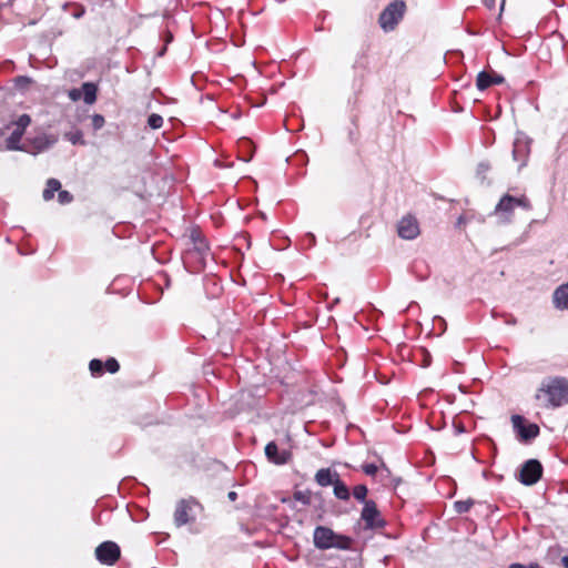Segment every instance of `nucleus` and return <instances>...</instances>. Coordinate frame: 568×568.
I'll return each mask as SVG.
<instances>
[{
	"instance_id": "obj_8",
	"label": "nucleus",
	"mask_w": 568,
	"mask_h": 568,
	"mask_svg": "<svg viewBox=\"0 0 568 568\" xmlns=\"http://www.w3.org/2000/svg\"><path fill=\"white\" fill-rule=\"evenodd\" d=\"M542 475V466L537 459H529L524 463L519 473V481L523 485H535Z\"/></svg>"
},
{
	"instance_id": "obj_38",
	"label": "nucleus",
	"mask_w": 568,
	"mask_h": 568,
	"mask_svg": "<svg viewBox=\"0 0 568 568\" xmlns=\"http://www.w3.org/2000/svg\"><path fill=\"white\" fill-rule=\"evenodd\" d=\"M68 97L70 98L71 101L75 102V101H79L81 98H82V92H81V89H71L69 92H68Z\"/></svg>"
},
{
	"instance_id": "obj_7",
	"label": "nucleus",
	"mask_w": 568,
	"mask_h": 568,
	"mask_svg": "<svg viewBox=\"0 0 568 568\" xmlns=\"http://www.w3.org/2000/svg\"><path fill=\"white\" fill-rule=\"evenodd\" d=\"M121 549L114 541H103L95 548V558L108 566L114 565L120 558Z\"/></svg>"
},
{
	"instance_id": "obj_26",
	"label": "nucleus",
	"mask_w": 568,
	"mask_h": 568,
	"mask_svg": "<svg viewBox=\"0 0 568 568\" xmlns=\"http://www.w3.org/2000/svg\"><path fill=\"white\" fill-rule=\"evenodd\" d=\"M205 287L213 296H217L221 293L222 287L217 283L216 278L207 277L205 280Z\"/></svg>"
},
{
	"instance_id": "obj_17",
	"label": "nucleus",
	"mask_w": 568,
	"mask_h": 568,
	"mask_svg": "<svg viewBox=\"0 0 568 568\" xmlns=\"http://www.w3.org/2000/svg\"><path fill=\"white\" fill-rule=\"evenodd\" d=\"M339 478L337 471L332 470L331 468H321L315 474V481L321 487H327L335 484V480Z\"/></svg>"
},
{
	"instance_id": "obj_22",
	"label": "nucleus",
	"mask_w": 568,
	"mask_h": 568,
	"mask_svg": "<svg viewBox=\"0 0 568 568\" xmlns=\"http://www.w3.org/2000/svg\"><path fill=\"white\" fill-rule=\"evenodd\" d=\"M352 545H353V539L351 537L336 534V538L334 539L332 548L349 550V549H352Z\"/></svg>"
},
{
	"instance_id": "obj_4",
	"label": "nucleus",
	"mask_w": 568,
	"mask_h": 568,
	"mask_svg": "<svg viewBox=\"0 0 568 568\" xmlns=\"http://www.w3.org/2000/svg\"><path fill=\"white\" fill-rule=\"evenodd\" d=\"M511 424L517 439L524 444L530 443L536 437H538L540 433V428L537 424L527 423L526 419L520 415H513Z\"/></svg>"
},
{
	"instance_id": "obj_19",
	"label": "nucleus",
	"mask_w": 568,
	"mask_h": 568,
	"mask_svg": "<svg viewBox=\"0 0 568 568\" xmlns=\"http://www.w3.org/2000/svg\"><path fill=\"white\" fill-rule=\"evenodd\" d=\"M82 98L85 104H93L97 101L98 85L93 82H84L81 85Z\"/></svg>"
},
{
	"instance_id": "obj_21",
	"label": "nucleus",
	"mask_w": 568,
	"mask_h": 568,
	"mask_svg": "<svg viewBox=\"0 0 568 568\" xmlns=\"http://www.w3.org/2000/svg\"><path fill=\"white\" fill-rule=\"evenodd\" d=\"M334 487V496L339 500H348L351 497V491L348 487L338 478L335 480Z\"/></svg>"
},
{
	"instance_id": "obj_27",
	"label": "nucleus",
	"mask_w": 568,
	"mask_h": 568,
	"mask_svg": "<svg viewBox=\"0 0 568 568\" xmlns=\"http://www.w3.org/2000/svg\"><path fill=\"white\" fill-rule=\"evenodd\" d=\"M90 372L93 376H101L104 372V365L100 359H92L89 364Z\"/></svg>"
},
{
	"instance_id": "obj_44",
	"label": "nucleus",
	"mask_w": 568,
	"mask_h": 568,
	"mask_svg": "<svg viewBox=\"0 0 568 568\" xmlns=\"http://www.w3.org/2000/svg\"><path fill=\"white\" fill-rule=\"evenodd\" d=\"M562 565L565 568H568V555L562 557Z\"/></svg>"
},
{
	"instance_id": "obj_24",
	"label": "nucleus",
	"mask_w": 568,
	"mask_h": 568,
	"mask_svg": "<svg viewBox=\"0 0 568 568\" xmlns=\"http://www.w3.org/2000/svg\"><path fill=\"white\" fill-rule=\"evenodd\" d=\"M65 139L71 142L73 145H84L85 141L83 139V133L81 130H74L65 133Z\"/></svg>"
},
{
	"instance_id": "obj_30",
	"label": "nucleus",
	"mask_w": 568,
	"mask_h": 568,
	"mask_svg": "<svg viewBox=\"0 0 568 568\" xmlns=\"http://www.w3.org/2000/svg\"><path fill=\"white\" fill-rule=\"evenodd\" d=\"M103 365L105 371L111 374H115L120 369V365L114 357L108 358Z\"/></svg>"
},
{
	"instance_id": "obj_13",
	"label": "nucleus",
	"mask_w": 568,
	"mask_h": 568,
	"mask_svg": "<svg viewBox=\"0 0 568 568\" xmlns=\"http://www.w3.org/2000/svg\"><path fill=\"white\" fill-rule=\"evenodd\" d=\"M336 538V532L333 531V529L324 526H317L314 529L313 539L314 545L318 549H331L332 545L334 542V539Z\"/></svg>"
},
{
	"instance_id": "obj_32",
	"label": "nucleus",
	"mask_w": 568,
	"mask_h": 568,
	"mask_svg": "<svg viewBox=\"0 0 568 568\" xmlns=\"http://www.w3.org/2000/svg\"><path fill=\"white\" fill-rule=\"evenodd\" d=\"M366 67H367V60H366V57H364V55L357 58L353 65L355 71H361V77L364 75V72L366 71Z\"/></svg>"
},
{
	"instance_id": "obj_15",
	"label": "nucleus",
	"mask_w": 568,
	"mask_h": 568,
	"mask_svg": "<svg viewBox=\"0 0 568 568\" xmlns=\"http://www.w3.org/2000/svg\"><path fill=\"white\" fill-rule=\"evenodd\" d=\"M505 78L500 74H490L486 71H480L476 79V87L479 91H484L494 84L504 83Z\"/></svg>"
},
{
	"instance_id": "obj_31",
	"label": "nucleus",
	"mask_w": 568,
	"mask_h": 568,
	"mask_svg": "<svg viewBox=\"0 0 568 568\" xmlns=\"http://www.w3.org/2000/svg\"><path fill=\"white\" fill-rule=\"evenodd\" d=\"M91 122H92V128L94 131L102 129L105 124L104 116L101 114H98V113H95L91 116Z\"/></svg>"
},
{
	"instance_id": "obj_14",
	"label": "nucleus",
	"mask_w": 568,
	"mask_h": 568,
	"mask_svg": "<svg viewBox=\"0 0 568 568\" xmlns=\"http://www.w3.org/2000/svg\"><path fill=\"white\" fill-rule=\"evenodd\" d=\"M516 209V197L505 194L495 207V213L503 217L504 222H509L514 210Z\"/></svg>"
},
{
	"instance_id": "obj_29",
	"label": "nucleus",
	"mask_w": 568,
	"mask_h": 568,
	"mask_svg": "<svg viewBox=\"0 0 568 568\" xmlns=\"http://www.w3.org/2000/svg\"><path fill=\"white\" fill-rule=\"evenodd\" d=\"M31 118L29 114H21L12 124L18 129L26 131V129L30 125Z\"/></svg>"
},
{
	"instance_id": "obj_43",
	"label": "nucleus",
	"mask_w": 568,
	"mask_h": 568,
	"mask_svg": "<svg viewBox=\"0 0 568 568\" xmlns=\"http://www.w3.org/2000/svg\"><path fill=\"white\" fill-rule=\"evenodd\" d=\"M227 497L230 500H235L237 498V494L235 491H230Z\"/></svg>"
},
{
	"instance_id": "obj_40",
	"label": "nucleus",
	"mask_w": 568,
	"mask_h": 568,
	"mask_svg": "<svg viewBox=\"0 0 568 568\" xmlns=\"http://www.w3.org/2000/svg\"><path fill=\"white\" fill-rule=\"evenodd\" d=\"M294 498L297 500V501H301L303 503L304 505H308L310 504V497H307L304 493L302 491H297L294 494Z\"/></svg>"
},
{
	"instance_id": "obj_16",
	"label": "nucleus",
	"mask_w": 568,
	"mask_h": 568,
	"mask_svg": "<svg viewBox=\"0 0 568 568\" xmlns=\"http://www.w3.org/2000/svg\"><path fill=\"white\" fill-rule=\"evenodd\" d=\"M552 304L556 310H568V282L559 285L552 294Z\"/></svg>"
},
{
	"instance_id": "obj_35",
	"label": "nucleus",
	"mask_w": 568,
	"mask_h": 568,
	"mask_svg": "<svg viewBox=\"0 0 568 568\" xmlns=\"http://www.w3.org/2000/svg\"><path fill=\"white\" fill-rule=\"evenodd\" d=\"M315 244H316L315 235L313 233H311V232L306 233L304 239H303V245L305 247L311 248V247L315 246Z\"/></svg>"
},
{
	"instance_id": "obj_12",
	"label": "nucleus",
	"mask_w": 568,
	"mask_h": 568,
	"mask_svg": "<svg viewBox=\"0 0 568 568\" xmlns=\"http://www.w3.org/2000/svg\"><path fill=\"white\" fill-rule=\"evenodd\" d=\"M265 456L275 465H285L292 459L293 454L290 449H280L275 442H270L265 446Z\"/></svg>"
},
{
	"instance_id": "obj_20",
	"label": "nucleus",
	"mask_w": 568,
	"mask_h": 568,
	"mask_svg": "<svg viewBox=\"0 0 568 568\" xmlns=\"http://www.w3.org/2000/svg\"><path fill=\"white\" fill-rule=\"evenodd\" d=\"M61 189V183L57 179H49L47 181L45 189L43 190L42 196L44 201H50L53 199L54 193L59 192Z\"/></svg>"
},
{
	"instance_id": "obj_10",
	"label": "nucleus",
	"mask_w": 568,
	"mask_h": 568,
	"mask_svg": "<svg viewBox=\"0 0 568 568\" xmlns=\"http://www.w3.org/2000/svg\"><path fill=\"white\" fill-rule=\"evenodd\" d=\"M397 234L403 240H415L420 234L418 220L412 214L403 216L397 223Z\"/></svg>"
},
{
	"instance_id": "obj_9",
	"label": "nucleus",
	"mask_w": 568,
	"mask_h": 568,
	"mask_svg": "<svg viewBox=\"0 0 568 568\" xmlns=\"http://www.w3.org/2000/svg\"><path fill=\"white\" fill-rule=\"evenodd\" d=\"M57 142V138L45 133L37 134L32 138H27L23 142L24 152L38 154L51 148Z\"/></svg>"
},
{
	"instance_id": "obj_28",
	"label": "nucleus",
	"mask_w": 568,
	"mask_h": 568,
	"mask_svg": "<svg viewBox=\"0 0 568 568\" xmlns=\"http://www.w3.org/2000/svg\"><path fill=\"white\" fill-rule=\"evenodd\" d=\"M148 125L152 130H158V129L162 128V125H163V118L158 113H152L148 118Z\"/></svg>"
},
{
	"instance_id": "obj_42",
	"label": "nucleus",
	"mask_w": 568,
	"mask_h": 568,
	"mask_svg": "<svg viewBox=\"0 0 568 568\" xmlns=\"http://www.w3.org/2000/svg\"><path fill=\"white\" fill-rule=\"evenodd\" d=\"M508 568H526V566L523 564H519V562H515V564L509 565Z\"/></svg>"
},
{
	"instance_id": "obj_23",
	"label": "nucleus",
	"mask_w": 568,
	"mask_h": 568,
	"mask_svg": "<svg viewBox=\"0 0 568 568\" xmlns=\"http://www.w3.org/2000/svg\"><path fill=\"white\" fill-rule=\"evenodd\" d=\"M367 493H368V489L365 485H356L354 488H353V496L356 500H358L359 503H362L363 505H365V503H367L369 499L366 498L367 496Z\"/></svg>"
},
{
	"instance_id": "obj_3",
	"label": "nucleus",
	"mask_w": 568,
	"mask_h": 568,
	"mask_svg": "<svg viewBox=\"0 0 568 568\" xmlns=\"http://www.w3.org/2000/svg\"><path fill=\"white\" fill-rule=\"evenodd\" d=\"M197 507H201V505L193 497L179 500L174 511L175 526L182 527L186 524L193 523L196 519L194 509Z\"/></svg>"
},
{
	"instance_id": "obj_45",
	"label": "nucleus",
	"mask_w": 568,
	"mask_h": 568,
	"mask_svg": "<svg viewBox=\"0 0 568 568\" xmlns=\"http://www.w3.org/2000/svg\"><path fill=\"white\" fill-rule=\"evenodd\" d=\"M504 6H505V0H501L500 1V6H499V11L500 12L504 10Z\"/></svg>"
},
{
	"instance_id": "obj_2",
	"label": "nucleus",
	"mask_w": 568,
	"mask_h": 568,
	"mask_svg": "<svg viewBox=\"0 0 568 568\" xmlns=\"http://www.w3.org/2000/svg\"><path fill=\"white\" fill-rule=\"evenodd\" d=\"M405 12L406 3L403 0L392 1L379 14V27L385 32L393 31L404 18Z\"/></svg>"
},
{
	"instance_id": "obj_36",
	"label": "nucleus",
	"mask_w": 568,
	"mask_h": 568,
	"mask_svg": "<svg viewBox=\"0 0 568 568\" xmlns=\"http://www.w3.org/2000/svg\"><path fill=\"white\" fill-rule=\"evenodd\" d=\"M523 207L525 210H531L530 201L527 196L523 195L520 197H516V207Z\"/></svg>"
},
{
	"instance_id": "obj_41",
	"label": "nucleus",
	"mask_w": 568,
	"mask_h": 568,
	"mask_svg": "<svg viewBox=\"0 0 568 568\" xmlns=\"http://www.w3.org/2000/svg\"><path fill=\"white\" fill-rule=\"evenodd\" d=\"M483 2L489 10H494L496 8V0H483Z\"/></svg>"
},
{
	"instance_id": "obj_34",
	"label": "nucleus",
	"mask_w": 568,
	"mask_h": 568,
	"mask_svg": "<svg viewBox=\"0 0 568 568\" xmlns=\"http://www.w3.org/2000/svg\"><path fill=\"white\" fill-rule=\"evenodd\" d=\"M58 200L61 204H68L72 202L73 195L69 191L60 190L58 193Z\"/></svg>"
},
{
	"instance_id": "obj_39",
	"label": "nucleus",
	"mask_w": 568,
	"mask_h": 568,
	"mask_svg": "<svg viewBox=\"0 0 568 568\" xmlns=\"http://www.w3.org/2000/svg\"><path fill=\"white\" fill-rule=\"evenodd\" d=\"M70 13L73 18L80 19L84 16L85 10L82 6H74L73 10Z\"/></svg>"
},
{
	"instance_id": "obj_11",
	"label": "nucleus",
	"mask_w": 568,
	"mask_h": 568,
	"mask_svg": "<svg viewBox=\"0 0 568 568\" xmlns=\"http://www.w3.org/2000/svg\"><path fill=\"white\" fill-rule=\"evenodd\" d=\"M530 153V141L524 136L518 135L513 145V158L514 161L519 163V169L526 165Z\"/></svg>"
},
{
	"instance_id": "obj_18",
	"label": "nucleus",
	"mask_w": 568,
	"mask_h": 568,
	"mask_svg": "<svg viewBox=\"0 0 568 568\" xmlns=\"http://www.w3.org/2000/svg\"><path fill=\"white\" fill-rule=\"evenodd\" d=\"M23 134H24V131L14 126L13 131L10 133V135L6 140L7 149L12 150V151H23L24 146H23V143L21 142Z\"/></svg>"
},
{
	"instance_id": "obj_6",
	"label": "nucleus",
	"mask_w": 568,
	"mask_h": 568,
	"mask_svg": "<svg viewBox=\"0 0 568 568\" xmlns=\"http://www.w3.org/2000/svg\"><path fill=\"white\" fill-rule=\"evenodd\" d=\"M361 519L365 523V528L369 530L382 529L386 526V521L374 500H368L363 505Z\"/></svg>"
},
{
	"instance_id": "obj_25",
	"label": "nucleus",
	"mask_w": 568,
	"mask_h": 568,
	"mask_svg": "<svg viewBox=\"0 0 568 568\" xmlns=\"http://www.w3.org/2000/svg\"><path fill=\"white\" fill-rule=\"evenodd\" d=\"M474 500L473 499H466V500H457L454 503V509L457 514H465L469 511V509L473 507Z\"/></svg>"
},
{
	"instance_id": "obj_5",
	"label": "nucleus",
	"mask_w": 568,
	"mask_h": 568,
	"mask_svg": "<svg viewBox=\"0 0 568 568\" xmlns=\"http://www.w3.org/2000/svg\"><path fill=\"white\" fill-rule=\"evenodd\" d=\"M192 247L187 250L186 256L196 260L200 267L205 266V258L209 255L210 246L199 231L191 233Z\"/></svg>"
},
{
	"instance_id": "obj_37",
	"label": "nucleus",
	"mask_w": 568,
	"mask_h": 568,
	"mask_svg": "<svg viewBox=\"0 0 568 568\" xmlns=\"http://www.w3.org/2000/svg\"><path fill=\"white\" fill-rule=\"evenodd\" d=\"M362 470L367 476H375L377 470H378V468H377V466L375 464H363L362 465Z\"/></svg>"
},
{
	"instance_id": "obj_1",
	"label": "nucleus",
	"mask_w": 568,
	"mask_h": 568,
	"mask_svg": "<svg viewBox=\"0 0 568 568\" xmlns=\"http://www.w3.org/2000/svg\"><path fill=\"white\" fill-rule=\"evenodd\" d=\"M541 397H545V407L557 408L568 404V379L552 377L542 382L536 394L537 399Z\"/></svg>"
},
{
	"instance_id": "obj_46",
	"label": "nucleus",
	"mask_w": 568,
	"mask_h": 568,
	"mask_svg": "<svg viewBox=\"0 0 568 568\" xmlns=\"http://www.w3.org/2000/svg\"><path fill=\"white\" fill-rule=\"evenodd\" d=\"M529 568H539V566L537 564H535V565H530Z\"/></svg>"
},
{
	"instance_id": "obj_33",
	"label": "nucleus",
	"mask_w": 568,
	"mask_h": 568,
	"mask_svg": "<svg viewBox=\"0 0 568 568\" xmlns=\"http://www.w3.org/2000/svg\"><path fill=\"white\" fill-rule=\"evenodd\" d=\"M490 170V165L488 162H480L478 165H477V176L484 181L486 179V174L488 173V171Z\"/></svg>"
}]
</instances>
